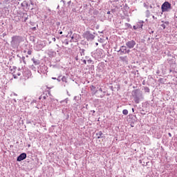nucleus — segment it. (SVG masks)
Here are the masks:
<instances>
[{"mask_svg":"<svg viewBox=\"0 0 177 177\" xmlns=\"http://www.w3.org/2000/svg\"><path fill=\"white\" fill-rule=\"evenodd\" d=\"M137 26H138V27H140V24H139V22L137 24Z\"/></svg>","mask_w":177,"mask_h":177,"instance_id":"obj_25","label":"nucleus"},{"mask_svg":"<svg viewBox=\"0 0 177 177\" xmlns=\"http://www.w3.org/2000/svg\"><path fill=\"white\" fill-rule=\"evenodd\" d=\"M21 42V37L20 36H13L12 37L11 45L12 46H19Z\"/></svg>","mask_w":177,"mask_h":177,"instance_id":"obj_1","label":"nucleus"},{"mask_svg":"<svg viewBox=\"0 0 177 177\" xmlns=\"http://www.w3.org/2000/svg\"><path fill=\"white\" fill-rule=\"evenodd\" d=\"M132 111H133H133H135V109L133 108L132 109Z\"/></svg>","mask_w":177,"mask_h":177,"instance_id":"obj_29","label":"nucleus"},{"mask_svg":"<svg viewBox=\"0 0 177 177\" xmlns=\"http://www.w3.org/2000/svg\"><path fill=\"white\" fill-rule=\"evenodd\" d=\"M169 136H171V133H169Z\"/></svg>","mask_w":177,"mask_h":177,"instance_id":"obj_34","label":"nucleus"},{"mask_svg":"<svg viewBox=\"0 0 177 177\" xmlns=\"http://www.w3.org/2000/svg\"><path fill=\"white\" fill-rule=\"evenodd\" d=\"M14 102H16V100H14Z\"/></svg>","mask_w":177,"mask_h":177,"instance_id":"obj_35","label":"nucleus"},{"mask_svg":"<svg viewBox=\"0 0 177 177\" xmlns=\"http://www.w3.org/2000/svg\"><path fill=\"white\" fill-rule=\"evenodd\" d=\"M100 92H103V90L102 89V88H99Z\"/></svg>","mask_w":177,"mask_h":177,"instance_id":"obj_23","label":"nucleus"},{"mask_svg":"<svg viewBox=\"0 0 177 177\" xmlns=\"http://www.w3.org/2000/svg\"><path fill=\"white\" fill-rule=\"evenodd\" d=\"M23 75L25 77V80L27 78H30V75H31V73H30V71L26 70L23 72Z\"/></svg>","mask_w":177,"mask_h":177,"instance_id":"obj_8","label":"nucleus"},{"mask_svg":"<svg viewBox=\"0 0 177 177\" xmlns=\"http://www.w3.org/2000/svg\"><path fill=\"white\" fill-rule=\"evenodd\" d=\"M122 114H124V115H128V110L124 109L122 111Z\"/></svg>","mask_w":177,"mask_h":177,"instance_id":"obj_13","label":"nucleus"},{"mask_svg":"<svg viewBox=\"0 0 177 177\" xmlns=\"http://www.w3.org/2000/svg\"><path fill=\"white\" fill-rule=\"evenodd\" d=\"M153 18L154 19V16H153Z\"/></svg>","mask_w":177,"mask_h":177,"instance_id":"obj_37","label":"nucleus"},{"mask_svg":"<svg viewBox=\"0 0 177 177\" xmlns=\"http://www.w3.org/2000/svg\"><path fill=\"white\" fill-rule=\"evenodd\" d=\"M127 50V46H122L118 52H120V55H125V52Z\"/></svg>","mask_w":177,"mask_h":177,"instance_id":"obj_7","label":"nucleus"},{"mask_svg":"<svg viewBox=\"0 0 177 177\" xmlns=\"http://www.w3.org/2000/svg\"><path fill=\"white\" fill-rule=\"evenodd\" d=\"M135 45H136V42L133 40L129 41L126 43V46H127V48L129 49L133 48Z\"/></svg>","mask_w":177,"mask_h":177,"instance_id":"obj_5","label":"nucleus"},{"mask_svg":"<svg viewBox=\"0 0 177 177\" xmlns=\"http://www.w3.org/2000/svg\"><path fill=\"white\" fill-rule=\"evenodd\" d=\"M71 4V1H70L68 2V6H70Z\"/></svg>","mask_w":177,"mask_h":177,"instance_id":"obj_20","label":"nucleus"},{"mask_svg":"<svg viewBox=\"0 0 177 177\" xmlns=\"http://www.w3.org/2000/svg\"><path fill=\"white\" fill-rule=\"evenodd\" d=\"M85 55V50H84V49H82L81 50V55L82 56H84Z\"/></svg>","mask_w":177,"mask_h":177,"instance_id":"obj_14","label":"nucleus"},{"mask_svg":"<svg viewBox=\"0 0 177 177\" xmlns=\"http://www.w3.org/2000/svg\"><path fill=\"white\" fill-rule=\"evenodd\" d=\"M95 45L98 46V45H99V44H98V43H95Z\"/></svg>","mask_w":177,"mask_h":177,"instance_id":"obj_30","label":"nucleus"},{"mask_svg":"<svg viewBox=\"0 0 177 177\" xmlns=\"http://www.w3.org/2000/svg\"><path fill=\"white\" fill-rule=\"evenodd\" d=\"M139 24H140V26H137V25L133 26V29L134 30H138L139 28H142V27H143V21H140Z\"/></svg>","mask_w":177,"mask_h":177,"instance_id":"obj_9","label":"nucleus"},{"mask_svg":"<svg viewBox=\"0 0 177 177\" xmlns=\"http://www.w3.org/2000/svg\"><path fill=\"white\" fill-rule=\"evenodd\" d=\"M153 32H154V31L151 30V31L149 32V34H153Z\"/></svg>","mask_w":177,"mask_h":177,"instance_id":"obj_24","label":"nucleus"},{"mask_svg":"<svg viewBox=\"0 0 177 177\" xmlns=\"http://www.w3.org/2000/svg\"><path fill=\"white\" fill-rule=\"evenodd\" d=\"M63 102H65V103L67 104V100H64V101H61V103H63Z\"/></svg>","mask_w":177,"mask_h":177,"instance_id":"obj_19","label":"nucleus"},{"mask_svg":"<svg viewBox=\"0 0 177 177\" xmlns=\"http://www.w3.org/2000/svg\"><path fill=\"white\" fill-rule=\"evenodd\" d=\"M110 13H111L110 11L107 12V15H110Z\"/></svg>","mask_w":177,"mask_h":177,"instance_id":"obj_26","label":"nucleus"},{"mask_svg":"<svg viewBox=\"0 0 177 177\" xmlns=\"http://www.w3.org/2000/svg\"><path fill=\"white\" fill-rule=\"evenodd\" d=\"M95 33H91V32L89 31H86L84 34H83V37L84 38H86V39H87V41H93V39H95Z\"/></svg>","mask_w":177,"mask_h":177,"instance_id":"obj_2","label":"nucleus"},{"mask_svg":"<svg viewBox=\"0 0 177 177\" xmlns=\"http://www.w3.org/2000/svg\"><path fill=\"white\" fill-rule=\"evenodd\" d=\"M93 113H95V111H93Z\"/></svg>","mask_w":177,"mask_h":177,"instance_id":"obj_36","label":"nucleus"},{"mask_svg":"<svg viewBox=\"0 0 177 177\" xmlns=\"http://www.w3.org/2000/svg\"><path fill=\"white\" fill-rule=\"evenodd\" d=\"M53 80H56V77H53Z\"/></svg>","mask_w":177,"mask_h":177,"instance_id":"obj_32","label":"nucleus"},{"mask_svg":"<svg viewBox=\"0 0 177 177\" xmlns=\"http://www.w3.org/2000/svg\"><path fill=\"white\" fill-rule=\"evenodd\" d=\"M59 34L60 35L63 34V32L62 31L59 32Z\"/></svg>","mask_w":177,"mask_h":177,"instance_id":"obj_28","label":"nucleus"},{"mask_svg":"<svg viewBox=\"0 0 177 177\" xmlns=\"http://www.w3.org/2000/svg\"><path fill=\"white\" fill-rule=\"evenodd\" d=\"M32 61L33 62V63H34V64H35V66H39V60H37V59H32Z\"/></svg>","mask_w":177,"mask_h":177,"instance_id":"obj_11","label":"nucleus"},{"mask_svg":"<svg viewBox=\"0 0 177 177\" xmlns=\"http://www.w3.org/2000/svg\"><path fill=\"white\" fill-rule=\"evenodd\" d=\"M21 75V73L19 71H17L13 73V77L14 78H17V77H20Z\"/></svg>","mask_w":177,"mask_h":177,"instance_id":"obj_10","label":"nucleus"},{"mask_svg":"<svg viewBox=\"0 0 177 177\" xmlns=\"http://www.w3.org/2000/svg\"><path fill=\"white\" fill-rule=\"evenodd\" d=\"M161 27H162V28L164 29V30H165V24H161Z\"/></svg>","mask_w":177,"mask_h":177,"instance_id":"obj_15","label":"nucleus"},{"mask_svg":"<svg viewBox=\"0 0 177 177\" xmlns=\"http://www.w3.org/2000/svg\"><path fill=\"white\" fill-rule=\"evenodd\" d=\"M162 12H169V10L171 9V3L168 1H165L162 6H161Z\"/></svg>","mask_w":177,"mask_h":177,"instance_id":"obj_3","label":"nucleus"},{"mask_svg":"<svg viewBox=\"0 0 177 177\" xmlns=\"http://www.w3.org/2000/svg\"><path fill=\"white\" fill-rule=\"evenodd\" d=\"M87 62H88L89 64H91V63H92V59H88V60H87Z\"/></svg>","mask_w":177,"mask_h":177,"instance_id":"obj_17","label":"nucleus"},{"mask_svg":"<svg viewBox=\"0 0 177 177\" xmlns=\"http://www.w3.org/2000/svg\"><path fill=\"white\" fill-rule=\"evenodd\" d=\"M136 103H139V100H136Z\"/></svg>","mask_w":177,"mask_h":177,"instance_id":"obj_27","label":"nucleus"},{"mask_svg":"<svg viewBox=\"0 0 177 177\" xmlns=\"http://www.w3.org/2000/svg\"><path fill=\"white\" fill-rule=\"evenodd\" d=\"M93 56L95 59H101L102 56H103V50L100 48L97 49Z\"/></svg>","mask_w":177,"mask_h":177,"instance_id":"obj_4","label":"nucleus"},{"mask_svg":"<svg viewBox=\"0 0 177 177\" xmlns=\"http://www.w3.org/2000/svg\"><path fill=\"white\" fill-rule=\"evenodd\" d=\"M53 41L54 42H56V38L53 37Z\"/></svg>","mask_w":177,"mask_h":177,"instance_id":"obj_21","label":"nucleus"},{"mask_svg":"<svg viewBox=\"0 0 177 177\" xmlns=\"http://www.w3.org/2000/svg\"><path fill=\"white\" fill-rule=\"evenodd\" d=\"M83 63H84V64H86V60H83Z\"/></svg>","mask_w":177,"mask_h":177,"instance_id":"obj_22","label":"nucleus"},{"mask_svg":"<svg viewBox=\"0 0 177 177\" xmlns=\"http://www.w3.org/2000/svg\"><path fill=\"white\" fill-rule=\"evenodd\" d=\"M31 53H32V52L31 50L28 51V55H31Z\"/></svg>","mask_w":177,"mask_h":177,"instance_id":"obj_18","label":"nucleus"},{"mask_svg":"<svg viewBox=\"0 0 177 177\" xmlns=\"http://www.w3.org/2000/svg\"><path fill=\"white\" fill-rule=\"evenodd\" d=\"M129 52H131V50H127V49L126 48L125 54L129 53Z\"/></svg>","mask_w":177,"mask_h":177,"instance_id":"obj_16","label":"nucleus"},{"mask_svg":"<svg viewBox=\"0 0 177 177\" xmlns=\"http://www.w3.org/2000/svg\"><path fill=\"white\" fill-rule=\"evenodd\" d=\"M71 39H74V37H71Z\"/></svg>","mask_w":177,"mask_h":177,"instance_id":"obj_31","label":"nucleus"},{"mask_svg":"<svg viewBox=\"0 0 177 177\" xmlns=\"http://www.w3.org/2000/svg\"><path fill=\"white\" fill-rule=\"evenodd\" d=\"M102 135H103V133L102 131H99L98 133H97V139H100Z\"/></svg>","mask_w":177,"mask_h":177,"instance_id":"obj_12","label":"nucleus"},{"mask_svg":"<svg viewBox=\"0 0 177 177\" xmlns=\"http://www.w3.org/2000/svg\"><path fill=\"white\" fill-rule=\"evenodd\" d=\"M27 158V154L26 153H21L18 157L17 161H23V160H26Z\"/></svg>","mask_w":177,"mask_h":177,"instance_id":"obj_6","label":"nucleus"},{"mask_svg":"<svg viewBox=\"0 0 177 177\" xmlns=\"http://www.w3.org/2000/svg\"><path fill=\"white\" fill-rule=\"evenodd\" d=\"M62 81H64V77L62 78Z\"/></svg>","mask_w":177,"mask_h":177,"instance_id":"obj_33","label":"nucleus"}]
</instances>
